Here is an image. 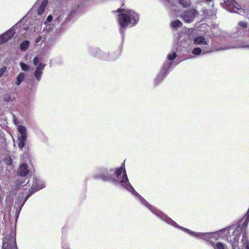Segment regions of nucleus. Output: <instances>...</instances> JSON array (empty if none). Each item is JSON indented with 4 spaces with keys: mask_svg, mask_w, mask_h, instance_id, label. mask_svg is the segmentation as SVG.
<instances>
[{
    "mask_svg": "<svg viewBox=\"0 0 249 249\" xmlns=\"http://www.w3.org/2000/svg\"><path fill=\"white\" fill-rule=\"evenodd\" d=\"M93 178L95 179L100 178L106 181H112L116 185H120L121 187L131 192L133 195L138 197L141 202L150 210L153 213L161 218L168 224L174 227L179 228L193 236L199 239H204V232H196L182 227H180L166 215H165L155 208H153L151 205L148 204V203L135 190L129 183L125 170L122 167L116 168L115 170L113 169L107 170L104 168H102L101 169V171L99 174L95 175Z\"/></svg>",
    "mask_w": 249,
    "mask_h": 249,
    "instance_id": "f257e3e1",
    "label": "nucleus"
},
{
    "mask_svg": "<svg viewBox=\"0 0 249 249\" xmlns=\"http://www.w3.org/2000/svg\"><path fill=\"white\" fill-rule=\"evenodd\" d=\"M45 186V185L43 180L36 177L33 178V183L30 193L25 196L24 192L20 193L18 197L16 199L15 209L18 215L19 214L23 205L32 194L36 191L43 188Z\"/></svg>",
    "mask_w": 249,
    "mask_h": 249,
    "instance_id": "f03ea898",
    "label": "nucleus"
},
{
    "mask_svg": "<svg viewBox=\"0 0 249 249\" xmlns=\"http://www.w3.org/2000/svg\"><path fill=\"white\" fill-rule=\"evenodd\" d=\"M130 13L118 15V22L122 28H125L131 23L135 25L138 22L139 15L133 11Z\"/></svg>",
    "mask_w": 249,
    "mask_h": 249,
    "instance_id": "7ed1b4c3",
    "label": "nucleus"
},
{
    "mask_svg": "<svg viewBox=\"0 0 249 249\" xmlns=\"http://www.w3.org/2000/svg\"><path fill=\"white\" fill-rule=\"evenodd\" d=\"M23 181H21L18 178H14V181H11L9 185L5 183L3 181L0 184V188H7L9 191L10 196L15 194V191L19 188V187L23 183Z\"/></svg>",
    "mask_w": 249,
    "mask_h": 249,
    "instance_id": "20e7f679",
    "label": "nucleus"
},
{
    "mask_svg": "<svg viewBox=\"0 0 249 249\" xmlns=\"http://www.w3.org/2000/svg\"><path fill=\"white\" fill-rule=\"evenodd\" d=\"M198 14L195 9H191L181 12L180 17L185 22L191 23Z\"/></svg>",
    "mask_w": 249,
    "mask_h": 249,
    "instance_id": "39448f33",
    "label": "nucleus"
},
{
    "mask_svg": "<svg viewBox=\"0 0 249 249\" xmlns=\"http://www.w3.org/2000/svg\"><path fill=\"white\" fill-rule=\"evenodd\" d=\"M18 130L20 134L18 137V144L19 149H22L25 145V143L27 138V130L24 126L19 125L18 126Z\"/></svg>",
    "mask_w": 249,
    "mask_h": 249,
    "instance_id": "423d86ee",
    "label": "nucleus"
},
{
    "mask_svg": "<svg viewBox=\"0 0 249 249\" xmlns=\"http://www.w3.org/2000/svg\"><path fill=\"white\" fill-rule=\"evenodd\" d=\"M16 247V239L12 234H9L3 238L2 249H15Z\"/></svg>",
    "mask_w": 249,
    "mask_h": 249,
    "instance_id": "0eeeda50",
    "label": "nucleus"
},
{
    "mask_svg": "<svg viewBox=\"0 0 249 249\" xmlns=\"http://www.w3.org/2000/svg\"><path fill=\"white\" fill-rule=\"evenodd\" d=\"M241 234V231L237 230H234L232 234L228 238V240L230 242L232 247V249H236L237 245L238 244V240Z\"/></svg>",
    "mask_w": 249,
    "mask_h": 249,
    "instance_id": "6e6552de",
    "label": "nucleus"
},
{
    "mask_svg": "<svg viewBox=\"0 0 249 249\" xmlns=\"http://www.w3.org/2000/svg\"><path fill=\"white\" fill-rule=\"evenodd\" d=\"M242 243L245 249H249V241L246 234H243ZM212 245L214 249H225L224 244L221 242H217L216 244L212 243Z\"/></svg>",
    "mask_w": 249,
    "mask_h": 249,
    "instance_id": "1a4fd4ad",
    "label": "nucleus"
},
{
    "mask_svg": "<svg viewBox=\"0 0 249 249\" xmlns=\"http://www.w3.org/2000/svg\"><path fill=\"white\" fill-rule=\"evenodd\" d=\"M15 34V30L11 28L0 36V44L4 43L11 39Z\"/></svg>",
    "mask_w": 249,
    "mask_h": 249,
    "instance_id": "9d476101",
    "label": "nucleus"
},
{
    "mask_svg": "<svg viewBox=\"0 0 249 249\" xmlns=\"http://www.w3.org/2000/svg\"><path fill=\"white\" fill-rule=\"evenodd\" d=\"M29 173L27 165L22 163L20 165L18 171V175L20 177H26Z\"/></svg>",
    "mask_w": 249,
    "mask_h": 249,
    "instance_id": "9b49d317",
    "label": "nucleus"
},
{
    "mask_svg": "<svg viewBox=\"0 0 249 249\" xmlns=\"http://www.w3.org/2000/svg\"><path fill=\"white\" fill-rule=\"evenodd\" d=\"M48 4L47 0H44L37 9V13L38 15H42Z\"/></svg>",
    "mask_w": 249,
    "mask_h": 249,
    "instance_id": "f8f14e48",
    "label": "nucleus"
},
{
    "mask_svg": "<svg viewBox=\"0 0 249 249\" xmlns=\"http://www.w3.org/2000/svg\"><path fill=\"white\" fill-rule=\"evenodd\" d=\"M194 43L195 44L207 45V42L205 38L202 36L196 38L194 39Z\"/></svg>",
    "mask_w": 249,
    "mask_h": 249,
    "instance_id": "ddd939ff",
    "label": "nucleus"
},
{
    "mask_svg": "<svg viewBox=\"0 0 249 249\" xmlns=\"http://www.w3.org/2000/svg\"><path fill=\"white\" fill-rule=\"evenodd\" d=\"M225 1L229 3V6H231L233 8H235L237 9H240V8L238 7L240 5L236 3L235 0H225Z\"/></svg>",
    "mask_w": 249,
    "mask_h": 249,
    "instance_id": "4468645a",
    "label": "nucleus"
},
{
    "mask_svg": "<svg viewBox=\"0 0 249 249\" xmlns=\"http://www.w3.org/2000/svg\"><path fill=\"white\" fill-rule=\"evenodd\" d=\"M182 25V22L178 19L172 21L170 23V26L173 28H177Z\"/></svg>",
    "mask_w": 249,
    "mask_h": 249,
    "instance_id": "2eb2a0df",
    "label": "nucleus"
},
{
    "mask_svg": "<svg viewBox=\"0 0 249 249\" xmlns=\"http://www.w3.org/2000/svg\"><path fill=\"white\" fill-rule=\"evenodd\" d=\"M29 41L28 40H24L20 43V48L22 51L26 50L29 46Z\"/></svg>",
    "mask_w": 249,
    "mask_h": 249,
    "instance_id": "dca6fc26",
    "label": "nucleus"
},
{
    "mask_svg": "<svg viewBox=\"0 0 249 249\" xmlns=\"http://www.w3.org/2000/svg\"><path fill=\"white\" fill-rule=\"evenodd\" d=\"M249 222V215H247L246 214L245 217H244V221L243 222L242 225L241 226L240 228L242 229H245Z\"/></svg>",
    "mask_w": 249,
    "mask_h": 249,
    "instance_id": "f3484780",
    "label": "nucleus"
},
{
    "mask_svg": "<svg viewBox=\"0 0 249 249\" xmlns=\"http://www.w3.org/2000/svg\"><path fill=\"white\" fill-rule=\"evenodd\" d=\"M132 10L129 9H125L124 8H118L116 11H114V12H117L119 14H130Z\"/></svg>",
    "mask_w": 249,
    "mask_h": 249,
    "instance_id": "a211bd4d",
    "label": "nucleus"
},
{
    "mask_svg": "<svg viewBox=\"0 0 249 249\" xmlns=\"http://www.w3.org/2000/svg\"><path fill=\"white\" fill-rule=\"evenodd\" d=\"M178 2L184 7H188L191 5V3L186 0H178Z\"/></svg>",
    "mask_w": 249,
    "mask_h": 249,
    "instance_id": "6ab92c4d",
    "label": "nucleus"
},
{
    "mask_svg": "<svg viewBox=\"0 0 249 249\" xmlns=\"http://www.w3.org/2000/svg\"><path fill=\"white\" fill-rule=\"evenodd\" d=\"M169 67L170 66L168 64L164 65L163 66L161 71V73L163 75V76H164V75H165L167 73Z\"/></svg>",
    "mask_w": 249,
    "mask_h": 249,
    "instance_id": "aec40b11",
    "label": "nucleus"
},
{
    "mask_svg": "<svg viewBox=\"0 0 249 249\" xmlns=\"http://www.w3.org/2000/svg\"><path fill=\"white\" fill-rule=\"evenodd\" d=\"M2 99L4 101L9 102L11 100V95L10 93H6L3 96Z\"/></svg>",
    "mask_w": 249,
    "mask_h": 249,
    "instance_id": "412c9836",
    "label": "nucleus"
},
{
    "mask_svg": "<svg viewBox=\"0 0 249 249\" xmlns=\"http://www.w3.org/2000/svg\"><path fill=\"white\" fill-rule=\"evenodd\" d=\"M177 56V54L176 53L174 52L172 53L169 54L167 55V58L169 60H174Z\"/></svg>",
    "mask_w": 249,
    "mask_h": 249,
    "instance_id": "4be33fe9",
    "label": "nucleus"
},
{
    "mask_svg": "<svg viewBox=\"0 0 249 249\" xmlns=\"http://www.w3.org/2000/svg\"><path fill=\"white\" fill-rule=\"evenodd\" d=\"M42 73V71L40 70L39 69L36 68L34 74L35 76L36 77V78H39L41 77Z\"/></svg>",
    "mask_w": 249,
    "mask_h": 249,
    "instance_id": "5701e85b",
    "label": "nucleus"
},
{
    "mask_svg": "<svg viewBox=\"0 0 249 249\" xmlns=\"http://www.w3.org/2000/svg\"><path fill=\"white\" fill-rule=\"evenodd\" d=\"M20 66L22 70L24 71H28L29 70V67L28 65L24 63L23 62H20Z\"/></svg>",
    "mask_w": 249,
    "mask_h": 249,
    "instance_id": "b1692460",
    "label": "nucleus"
},
{
    "mask_svg": "<svg viewBox=\"0 0 249 249\" xmlns=\"http://www.w3.org/2000/svg\"><path fill=\"white\" fill-rule=\"evenodd\" d=\"M201 53V50L199 48H195L193 51V53L195 55H198Z\"/></svg>",
    "mask_w": 249,
    "mask_h": 249,
    "instance_id": "393cba45",
    "label": "nucleus"
},
{
    "mask_svg": "<svg viewBox=\"0 0 249 249\" xmlns=\"http://www.w3.org/2000/svg\"><path fill=\"white\" fill-rule=\"evenodd\" d=\"M6 70L7 67L6 66H3L0 68V77L3 75V73L6 71Z\"/></svg>",
    "mask_w": 249,
    "mask_h": 249,
    "instance_id": "a878e982",
    "label": "nucleus"
},
{
    "mask_svg": "<svg viewBox=\"0 0 249 249\" xmlns=\"http://www.w3.org/2000/svg\"><path fill=\"white\" fill-rule=\"evenodd\" d=\"M238 25L242 28H246L247 27V23L244 21L239 22Z\"/></svg>",
    "mask_w": 249,
    "mask_h": 249,
    "instance_id": "bb28decb",
    "label": "nucleus"
},
{
    "mask_svg": "<svg viewBox=\"0 0 249 249\" xmlns=\"http://www.w3.org/2000/svg\"><path fill=\"white\" fill-rule=\"evenodd\" d=\"M5 162L7 165H11L12 163V160L11 158L7 157L5 159Z\"/></svg>",
    "mask_w": 249,
    "mask_h": 249,
    "instance_id": "cd10ccee",
    "label": "nucleus"
},
{
    "mask_svg": "<svg viewBox=\"0 0 249 249\" xmlns=\"http://www.w3.org/2000/svg\"><path fill=\"white\" fill-rule=\"evenodd\" d=\"M39 61V58L38 57L36 56L34 57L33 59V63L35 65H37L38 64Z\"/></svg>",
    "mask_w": 249,
    "mask_h": 249,
    "instance_id": "c85d7f7f",
    "label": "nucleus"
},
{
    "mask_svg": "<svg viewBox=\"0 0 249 249\" xmlns=\"http://www.w3.org/2000/svg\"><path fill=\"white\" fill-rule=\"evenodd\" d=\"M45 65L44 64L40 63L37 67V68L42 71V70L44 69V68L45 67Z\"/></svg>",
    "mask_w": 249,
    "mask_h": 249,
    "instance_id": "c756f323",
    "label": "nucleus"
},
{
    "mask_svg": "<svg viewBox=\"0 0 249 249\" xmlns=\"http://www.w3.org/2000/svg\"><path fill=\"white\" fill-rule=\"evenodd\" d=\"M161 80H162V79H159V78L155 79L154 80V83H155V85H157L158 84L161 82V81H162Z\"/></svg>",
    "mask_w": 249,
    "mask_h": 249,
    "instance_id": "7c9ffc66",
    "label": "nucleus"
},
{
    "mask_svg": "<svg viewBox=\"0 0 249 249\" xmlns=\"http://www.w3.org/2000/svg\"><path fill=\"white\" fill-rule=\"evenodd\" d=\"M53 19V17L51 16V15H49L47 18V21L48 22H50Z\"/></svg>",
    "mask_w": 249,
    "mask_h": 249,
    "instance_id": "2f4dec72",
    "label": "nucleus"
},
{
    "mask_svg": "<svg viewBox=\"0 0 249 249\" xmlns=\"http://www.w3.org/2000/svg\"><path fill=\"white\" fill-rule=\"evenodd\" d=\"M42 37L40 36H39L36 40V43H38L41 40Z\"/></svg>",
    "mask_w": 249,
    "mask_h": 249,
    "instance_id": "473e14b6",
    "label": "nucleus"
},
{
    "mask_svg": "<svg viewBox=\"0 0 249 249\" xmlns=\"http://www.w3.org/2000/svg\"><path fill=\"white\" fill-rule=\"evenodd\" d=\"M17 79V80L16 81V84L18 85H20V83L22 82V79Z\"/></svg>",
    "mask_w": 249,
    "mask_h": 249,
    "instance_id": "72a5a7b5",
    "label": "nucleus"
},
{
    "mask_svg": "<svg viewBox=\"0 0 249 249\" xmlns=\"http://www.w3.org/2000/svg\"><path fill=\"white\" fill-rule=\"evenodd\" d=\"M17 78H23V77H21V76H20V75H18L17 77Z\"/></svg>",
    "mask_w": 249,
    "mask_h": 249,
    "instance_id": "f704fd0d",
    "label": "nucleus"
},
{
    "mask_svg": "<svg viewBox=\"0 0 249 249\" xmlns=\"http://www.w3.org/2000/svg\"><path fill=\"white\" fill-rule=\"evenodd\" d=\"M32 80H33V79H29V82L30 83H32Z\"/></svg>",
    "mask_w": 249,
    "mask_h": 249,
    "instance_id": "c9c22d12",
    "label": "nucleus"
},
{
    "mask_svg": "<svg viewBox=\"0 0 249 249\" xmlns=\"http://www.w3.org/2000/svg\"><path fill=\"white\" fill-rule=\"evenodd\" d=\"M233 230V228L232 227L230 228H229V230Z\"/></svg>",
    "mask_w": 249,
    "mask_h": 249,
    "instance_id": "e433bc0d",
    "label": "nucleus"
},
{
    "mask_svg": "<svg viewBox=\"0 0 249 249\" xmlns=\"http://www.w3.org/2000/svg\"><path fill=\"white\" fill-rule=\"evenodd\" d=\"M7 199H8V197H6V201H7Z\"/></svg>",
    "mask_w": 249,
    "mask_h": 249,
    "instance_id": "4c0bfd02",
    "label": "nucleus"
}]
</instances>
